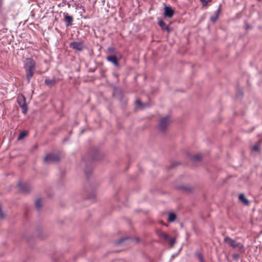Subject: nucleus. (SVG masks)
I'll list each match as a JSON object with an SVG mask.
<instances>
[{
  "label": "nucleus",
  "instance_id": "f257e3e1",
  "mask_svg": "<svg viewBox=\"0 0 262 262\" xmlns=\"http://www.w3.org/2000/svg\"><path fill=\"white\" fill-rule=\"evenodd\" d=\"M36 62L31 58H28L24 61V68L26 71L28 82H29L34 74Z\"/></svg>",
  "mask_w": 262,
  "mask_h": 262
},
{
  "label": "nucleus",
  "instance_id": "f03ea898",
  "mask_svg": "<svg viewBox=\"0 0 262 262\" xmlns=\"http://www.w3.org/2000/svg\"><path fill=\"white\" fill-rule=\"evenodd\" d=\"M98 150L96 148H93L91 151V156L88 159L86 160L85 173L87 177H89L92 170V167H89V163L94 160H99L98 157Z\"/></svg>",
  "mask_w": 262,
  "mask_h": 262
},
{
  "label": "nucleus",
  "instance_id": "7ed1b4c3",
  "mask_svg": "<svg viewBox=\"0 0 262 262\" xmlns=\"http://www.w3.org/2000/svg\"><path fill=\"white\" fill-rule=\"evenodd\" d=\"M223 242L233 249L237 248L239 253H243L245 251L244 247L242 244L236 242L228 236L224 237Z\"/></svg>",
  "mask_w": 262,
  "mask_h": 262
},
{
  "label": "nucleus",
  "instance_id": "20e7f679",
  "mask_svg": "<svg viewBox=\"0 0 262 262\" xmlns=\"http://www.w3.org/2000/svg\"><path fill=\"white\" fill-rule=\"evenodd\" d=\"M60 160V157L58 155L54 153H50L46 155L43 159V162L47 164H52L58 162Z\"/></svg>",
  "mask_w": 262,
  "mask_h": 262
},
{
  "label": "nucleus",
  "instance_id": "39448f33",
  "mask_svg": "<svg viewBox=\"0 0 262 262\" xmlns=\"http://www.w3.org/2000/svg\"><path fill=\"white\" fill-rule=\"evenodd\" d=\"M170 123V120L169 116H166L161 118L159 121L158 125L159 129L161 132H164L167 128Z\"/></svg>",
  "mask_w": 262,
  "mask_h": 262
},
{
  "label": "nucleus",
  "instance_id": "423d86ee",
  "mask_svg": "<svg viewBox=\"0 0 262 262\" xmlns=\"http://www.w3.org/2000/svg\"><path fill=\"white\" fill-rule=\"evenodd\" d=\"M18 186L20 190L24 193H28L32 190L31 186L27 183L20 182L18 184Z\"/></svg>",
  "mask_w": 262,
  "mask_h": 262
},
{
  "label": "nucleus",
  "instance_id": "0eeeda50",
  "mask_svg": "<svg viewBox=\"0 0 262 262\" xmlns=\"http://www.w3.org/2000/svg\"><path fill=\"white\" fill-rule=\"evenodd\" d=\"M70 47L73 49L76 50L78 51H82L85 48L84 45L82 42L73 41L71 42Z\"/></svg>",
  "mask_w": 262,
  "mask_h": 262
},
{
  "label": "nucleus",
  "instance_id": "6e6552de",
  "mask_svg": "<svg viewBox=\"0 0 262 262\" xmlns=\"http://www.w3.org/2000/svg\"><path fill=\"white\" fill-rule=\"evenodd\" d=\"M157 19L158 24L162 30L166 31L168 33H169L171 31V29L169 26L167 25L161 18L158 17Z\"/></svg>",
  "mask_w": 262,
  "mask_h": 262
},
{
  "label": "nucleus",
  "instance_id": "1a4fd4ad",
  "mask_svg": "<svg viewBox=\"0 0 262 262\" xmlns=\"http://www.w3.org/2000/svg\"><path fill=\"white\" fill-rule=\"evenodd\" d=\"M164 10V16L165 17L171 18L173 16L174 12L170 6H165Z\"/></svg>",
  "mask_w": 262,
  "mask_h": 262
},
{
  "label": "nucleus",
  "instance_id": "9d476101",
  "mask_svg": "<svg viewBox=\"0 0 262 262\" xmlns=\"http://www.w3.org/2000/svg\"><path fill=\"white\" fill-rule=\"evenodd\" d=\"M64 21L66 23V27H69L72 26L74 20L73 17L70 15L68 13H64Z\"/></svg>",
  "mask_w": 262,
  "mask_h": 262
},
{
  "label": "nucleus",
  "instance_id": "9b49d317",
  "mask_svg": "<svg viewBox=\"0 0 262 262\" xmlns=\"http://www.w3.org/2000/svg\"><path fill=\"white\" fill-rule=\"evenodd\" d=\"M222 5H220L218 9L215 11L213 15L210 17V20L212 23H215L219 18V14L221 11Z\"/></svg>",
  "mask_w": 262,
  "mask_h": 262
},
{
  "label": "nucleus",
  "instance_id": "f8f14e48",
  "mask_svg": "<svg viewBox=\"0 0 262 262\" xmlns=\"http://www.w3.org/2000/svg\"><path fill=\"white\" fill-rule=\"evenodd\" d=\"M107 61L112 62L116 67H119V63L117 60L116 56L115 55H110L106 57Z\"/></svg>",
  "mask_w": 262,
  "mask_h": 262
},
{
  "label": "nucleus",
  "instance_id": "ddd939ff",
  "mask_svg": "<svg viewBox=\"0 0 262 262\" xmlns=\"http://www.w3.org/2000/svg\"><path fill=\"white\" fill-rule=\"evenodd\" d=\"M156 233L158 236L161 239L165 241L168 240V238H169V235L167 233L164 232L161 230H157Z\"/></svg>",
  "mask_w": 262,
  "mask_h": 262
},
{
  "label": "nucleus",
  "instance_id": "4468645a",
  "mask_svg": "<svg viewBox=\"0 0 262 262\" xmlns=\"http://www.w3.org/2000/svg\"><path fill=\"white\" fill-rule=\"evenodd\" d=\"M56 82L57 80L55 78L52 79L47 78L45 81V83L49 87L53 86Z\"/></svg>",
  "mask_w": 262,
  "mask_h": 262
},
{
  "label": "nucleus",
  "instance_id": "2eb2a0df",
  "mask_svg": "<svg viewBox=\"0 0 262 262\" xmlns=\"http://www.w3.org/2000/svg\"><path fill=\"white\" fill-rule=\"evenodd\" d=\"M17 102L19 106L20 105L26 104V98L25 96L23 94L18 96L17 98Z\"/></svg>",
  "mask_w": 262,
  "mask_h": 262
},
{
  "label": "nucleus",
  "instance_id": "dca6fc26",
  "mask_svg": "<svg viewBox=\"0 0 262 262\" xmlns=\"http://www.w3.org/2000/svg\"><path fill=\"white\" fill-rule=\"evenodd\" d=\"M239 200L242 202L245 205H248L249 204V201L245 198L244 194L241 193L238 196Z\"/></svg>",
  "mask_w": 262,
  "mask_h": 262
},
{
  "label": "nucleus",
  "instance_id": "f3484780",
  "mask_svg": "<svg viewBox=\"0 0 262 262\" xmlns=\"http://www.w3.org/2000/svg\"><path fill=\"white\" fill-rule=\"evenodd\" d=\"M194 255L199 259L200 262H205L202 254L199 251H196Z\"/></svg>",
  "mask_w": 262,
  "mask_h": 262
},
{
  "label": "nucleus",
  "instance_id": "a211bd4d",
  "mask_svg": "<svg viewBox=\"0 0 262 262\" xmlns=\"http://www.w3.org/2000/svg\"><path fill=\"white\" fill-rule=\"evenodd\" d=\"M176 214L174 213L170 212L168 214V221L173 222L176 220Z\"/></svg>",
  "mask_w": 262,
  "mask_h": 262
},
{
  "label": "nucleus",
  "instance_id": "6ab92c4d",
  "mask_svg": "<svg viewBox=\"0 0 262 262\" xmlns=\"http://www.w3.org/2000/svg\"><path fill=\"white\" fill-rule=\"evenodd\" d=\"M35 205L36 208L38 210H40L42 206L41 199H37L35 202Z\"/></svg>",
  "mask_w": 262,
  "mask_h": 262
},
{
  "label": "nucleus",
  "instance_id": "aec40b11",
  "mask_svg": "<svg viewBox=\"0 0 262 262\" xmlns=\"http://www.w3.org/2000/svg\"><path fill=\"white\" fill-rule=\"evenodd\" d=\"M136 104L137 105H138L139 107H140L141 108H144L146 106H147V105L143 103L140 100L137 99L136 100Z\"/></svg>",
  "mask_w": 262,
  "mask_h": 262
},
{
  "label": "nucleus",
  "instance_id": "412c9836",
  "mask_svg": "<svg viewBox=\"0 0 262 262\" xmlns=\"http://www.w3.org/2000/svg\"><path fill=\"white\" fill-rule=\"evenodd\" d=\"M130 238L129 237H122L116 242V245H118L126 241H130Z\"/></svg>",
  "mask_w": 262,
  "mask_h": 262
},
{
  "label": "nucleus",
  "instance_id": "4be33fe9",
  "mask_svg": "<svg viewBox=\"0 0 262 262\" xmlns=\"http://www.w3.org/2000/svg\"><path fill=\"white\" fill-rule=\"evenodd\" d=\"M19 107L21 108L23 113L24 114H26L28 111V107L27 104L20 105H19Z\"/></svg>",
  "mask_w": 262,
  "mask_h": 262
},
{
  "label": "nucleus",
  "instance_id": "5701e85b",
  "mask_svg": "<svg viewBox=\"0 0 262 262\" xmlns=\"http://www.w3.org/2000/svg\"><path fill=\"white\" fill-rule=\"evenodd\" d=\"M27 133L25 131L21 132L19 135L17 139L20 140L27 136Z\"/></svg>",
  "mask_w": 262,
  "mask_h": 262
},
{
  "label": "nucleus",
  "instance_id": "b1692460",
  "mask_svg": "<svg viewBox=\"0 0 262 262\" xmlns=\"http://www.w3.org/2000/svg\"><path fill=\"white\" fill-rule=\"evenodd\" d=\"M167 241L169 242L170 246L172 247L175 244V238L171 237L169 236V238H168Z\"/></svg>",
  "mask_w": 262,
  "mask_h": 262
},
{
  "label": "nucleus",
  "instance_id": "393cba45",
  "mask_svg": "<svg viewBox=\"0 0 262 262\" xmlns=\"http://www.w3.org/2000/svg\"><path fill=\"white\" fill-rule=\"evenodd\" d=\"M201 159L202 157L200 155H195L192 157V159L196 161H199L201 160Z\"/></svg>",
  "mask_w": 262,
  "mask_h": 262
},
{
  "label": "nucleus",
  "instance_id": "a878e982",
  "mask_svg": "<svg viewBox=\"0 0 262 262\" xmlns=\"http://www.w3.org/2000/svg\"><path fill=\"white\" fill-rule=\"evenodd\" d=\"M108 52L111 54H116V51L115 49L113 47H108L107 49Z\"/></svg>",
  "mask_w": 262,
  "mask_h": 262
},
{
  "label": "nucleus",
  "instance_id": "bb28decb",
  "mask_svg": "<svg viewBox=\"0 0 262 262\" xmlns=\"http://www.w3.org/2000/svg\"><path fill=\"white\" fill-rule=\"evenodd\" d=\"M203 6L205 7L208 5V3L211 1V0H200Z\"/></svg>",
  "mask_w": 262,
  "mask_h": 262
},
{
  "label": "nucleus",
  "instance_id": "cd10ccee",
  "mask_svg": "<svg viewBox=\"0 0 262 262\" xmlns=\"http://www.w3.org/2000/svg\"><path fill=\"white\" fill-rule=\"evenodd\" d=\"M259 149V146L258 144H256L252 147V150L255 151H258Z\"/></svg>",
  "mask_w": 262,
  "mask_h": 262
},
{
  "label": "nucleus",
  "instance_id": "c85d7f7f",
  "mask_svg": "<svg viewBox=\"0 0 262 262\" xmlns=\"http://www.w3.org/2000/svg\"><path fill=\"white\" fill-rule=\"evenodd\" d=\"M232 257L234 260H237L239 258V255L238 254L234 253L232 254Z\"/></svg>",
  "mask_w": 262,
  "mask_h": 262
},
{
  "label": "nucleus",
  "instance_id": "c756f323",
  "mask_svg": "<svg viewBox=\"0 0 262 262\" xmlns=\"http://www.w3.org/2000/svg\"><path fill=\"white\" fill-rule=\"evenodd\" d=\"M237 93L238 94V95H239L241 96H243V92H242V90H238L237 91Z\"/></svg>",
  "mask_w": 262,
  "mask_h": 262
},
{
  "label": "nucleus",
  "instance_id": "7c9ffc66",
  "mask_svg": "<svg viewBox=\"0 0 262 262\" xmlns=\"http://www.w3.org/2000/svg\"><path fill=\"white\" fill-rule=\"evenodd\" d=\"M261 189L262 190V187H261Z\"/></svg>",
  "mask_w": 262,
  "mask_h": 262
}]
</instances>
